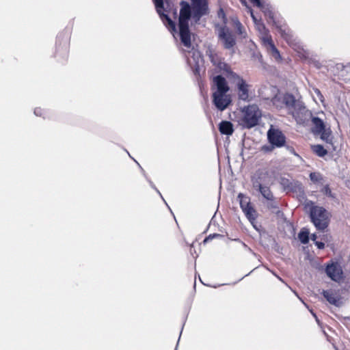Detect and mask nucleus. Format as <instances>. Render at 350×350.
<instances>
[{"instance_id":"nucleus-1","label":"nucleus","mask_w":350,"mask_h":350,"mask_svg":"<svg viewBox=\"0 0 350 350\" xmlns=\"http://www.w3.org/2000/svg\"><path fill=\"white\" fill-rule=\"evenodd\" d=\"M190 1L191 4L186 1H180L178 24L180 42L188 49L191 47L189 21L191 20V25L198 24L200 18L209 13L208 0Z\"/></svg>"},{"instance_id":"nucleus-2","label":"nucleus","mask_w":350,"mask_h":350,"mask_svg":"<svg viewBox=\"0 0 350 350\" xmlns=\"http://www.w3.org/2000/svg\"><path fill=\"white\" fill-rule=\"evenodd\" d=\"M311 205L310 208V217L312 223L315 228L323 231L329 225V214L327 211L323 206L314 205L312 201H309L307 206Z\"/></svg>"},{"instance_id":"nucleus-3","label":"nucleus","mask_w":350,"mask_h":350,"mask_svg":"<svg viewBox=\"0 0 350 350\" xmlns=\"http://www.w3.org/2000/svg\"><path fill=\"white\" fill-rule=\"evenodd\" d=\"M254 5L259 8L262 12L264 13L265 16L267 18V21L269 24H272L278 29V32L280 34V36L288 42L291 43L292 41V36L289 33L288 31H286V29H284L282 25L279 23V22L276 21L275 18L274 12L273 10L272 7L267 3L262 2L261 0H258V2L251 1Z\"/></svg>"},{"instance_id":"nucleus-4","label":"nucleus","mask_w":350,"mask_h":350,"mask_svg":"<svg viewBox=\"0 0 350 350\" xmlns=\"http://www.w3.org/2000/svg\"><path fill=\"white\" fill-rule=\"evenodd\" d=\"M243 116L239 124L244 129H250L259 124L262 113L256 105H250L242 109Z\"/></svg>"},{"instance_id":"nucleus-5","label":"nucleus","mask_w":350,"mask_h":350,"mask_svg":"<svg viewBox=\"0 0 350 350\" xmlns=\"http://www.w3.org/2000/svg\"><path fill=\"white\" fill-rule=\"evenodd\" d=\"M154 5L157 12L159 15L160 18L164 23V25L167 27L169 31L174 34L176 33V26L175 23L170 18L167 14L165 12H168L169 10H170V0H152Z\"/></svg>"},{"instance_id":"nucleus-6","label":"nucleus","mask_w":350,"mask_h":350,"mask_svg":"<svg viewBox=\"0 0 350 350\" xmlns=\"http://www.w3.org/2000/svg\"><path fill=\"white\" fill-rule=\"evenodd\" d=\"M215 27L218 39L224 48L228 50L233 49L236 45V39L232 31L226 25L215 24Z\"/></svg>"},{"instance_id":"nucleus-7","label":"nucleus","mask_w":350,"mask_h":350,"mask_svg":"<svg viewBox=\"0 0 350 350\" xmlns=\"http://www.w3.org/2000/svg\"><path fill=\"white\" fill-rule=\"evenodd\" d=\"M279 183L286 193L292 192L295 193L300 200L305 199L306 195L304 189L300 182L292 178L282 176L279 180Z\"/></svg>"},{"instance_id":"nucleus-8","label":"nucleus","mask_w":350,"mask_h":350,"mask_svg":"<svg viewBox=\"0 0 350 350\" xmlns=\"http://www.w3.org/2000/svg\"><path fill=\"white\" fill-rule=\"evenodd\" d=\"M283 103L286 107L291 112L293 116H297L299 113L306 110L302 101L296 100L291 94H286L283 96Z\"/></svg>"},{"instance_id":"nucleus-9","label":"nucleus","mask_w":350,"mask_h":350,"mask_svg":"<svg viewBox=\"0 0 350 350\" xmlns=\"http://www.w3.org/2000/svg\"><path fill=\"white\" fill-rule=\"evenodd\" d=\"M267 139L269 142L273 146L281 148L284 146L286 137L278 129H274L271 126L267 131Z\"/></svg>"},{"instance_id":"nucleus-10","label":"nucleus","mask_w":350,"mask_h":350,"mask_svg":"<svg viewBox=\"0 0 350 350\" xmlns=\"http://www.w3.org/2000/svg\"><path fill=\"white\" fill-rule=\"evenodd\" d=\"M253 189H260V187L271 185V178L267 172L257 170L251 178Z\"/></svg>"},{"instance_id":"nucleus-11","label":"nucleus","mask_w":350,"mask_h":350,"mask_svg":"<svg viewBox=\"0 0 350 350\" xmlns=\"http://www.w3.org/2000/svg\"><path fill=\"white\" fill-rule=\"evenodd\" d=\"M325 273L334 282H339L343 279V271L338 262L327 264L325 267Z\"/></svg>"},{"instance_id":"nucleus-12","label":"nucleus","mask_w":350,"mask_h":350,"mask_svg":"<svg viewBox=\"0 0 350 350\" xmlns=\"http://www.w3.org/2000/svg\"><path fill=\"white\" fill-rule=\"evenodd\" d=\"M231 101L230 96L226 94H213V103L219 111L225 110Z\"/></svg>"},{"instance_id":"nucleus-13","label":"nucleus","mask_w":350,"mask_h":350,"mask_svg":"<svg viewBox=\"0 0 350 350\" xmlns=\"http://www.w3.org/2000/svg\"><path fill=\"white\" fill-rule=\"evenodd\" d=\"M234 79L238 80L237 83V88L238 89L239 98L244 101L247 100L249 98L248 84L237 74H234Z\"/></svg>"},{"instance_id":"nucleus-14","label":"nucleus","mask_w":350,"mask_h":350,"mask_svg":"<svg viewBox=\"0 0 350 350\" xmlns=\"http://www.w3.org/2000/svg\"><path fill=\"white\" fill-rule=\"evenodd\" d=\"M213 83L216 86L213 94H226L230 90L226 79L220 75L213 77Z\"/></svg>"},{"instance_id":"nucleus-15","label":"nucleus","mask_w":350,"mask_h":350,"mask_svg":"<svg viewBox=\"0 0 350 350\" xmlns=\"http://www.w3.org/2000/svg\"><path fill=\"white\" fill-rule=\"evenodd\" d=\"M68 40L62 39V40L57 44L55 57L59 59H65L68 57Z\"/></svg>"},{"instance_id":"nucleus-16","label":"nucleus","mask_w":350,"mask_h":350,"mask_svg":"<svg viewBox=\"0 0 350 350\" xmlns=\"http://www.w3.org/2000/svg\"><path fill=\"white\" fill-rule=\"evenodd\" d=\"M322 295L330 304H332L335 306H340L341 304L340 297L338 295H336L332 291L323 290Z\"/></svg>"},{"instance_id":"nucleus-17","label":"nucleus","mask_w":350,"mask_h":350,"mask_svg":"<svg viewBox=\"0 0 350 350\" xmlns=\"http://www.w3.org/2000/svg\"><path fill=\"white\" fill-rule=\"evenodd\" d=\"M219 131L222 135H231L234 132L233 124L230 121L223 120L219 124Z\"/></svg>"},{"instance_id":"nucleus-18","label":"nucleus","mask_w":350,"mask_h":350,"mask_svg":"<svg viewBox=\"0 0 350 350\" xmlns=\"http://www.w3.org/2000/svg\"><path fill=\"white\" fill-rule=\"evenodd\" d=\"M270 185H267L265 186L260 187V189H254L256 191L260 193L262 196L265 198L268 201H273L274 200V196L273 193L271 192L270 189Z\"/></svg>"},{"instance_id":"nucleus-19","label":"nucleus","mask_w":350,"mask_h":350,"mask_svg":"<svg viewBox=\"0 0 350 350\" xmlns=\"http://www.w3.org/2000/svg\"><path fill=\"white\" fill-rule=\"evenodd\" d=\"M312 122L314 125V128L312 129V133L314 134H318L321 133V131H323L325 129L324 122L319 117H312Z\"/></svg>"},{"instance_id":"nucleus-20","label":"nucleus","mask_w":350,"mask_h":350,"mask_svg":"<svg viewBox=\"0 0 350 350\" xmlns=\"http://www.w3.org/2000/svg\"><path fill=\"white\" fill-rule=\"evenodd\" d=\"M243 212L245 213L246 217L250 222H253L256 219V211L254 207L250 204L246 205V207L243 208Z\"/></svg>"},{"instance_id":"nucleus-21","label":"nucleus","mask_w":350,"mask_h":350,"mask_svg":"<svg viewBox=\"0 0 350 350\" xmlns=\"http://www.w3.org/2000/svg\"><path fill=\"white\" fill-rule=\"evenodd\" d=\"M311 150L319 157H323L327 154V150L321 144L312 145Z\"/></svg>"},{"instance_id":"nucleus-22","label":"nucleus","mask_w":350,"mask_h":350,"mask_svg":"<svg viewBox=\"0 0 350 350\" xmlns=\"http://www.w3.org/2000/svg\"><path fill=\"white\" fill-rule=\"evenodd\" d=\"M310 232L307 228H303L298 234V238L302 244H307L310 240Z\"/></svg>"},{"instance_id":"nucleus-23","label":"nucleus","mask_w":350,"mask_h":350,"mask_svg":"<svg viewBox=\"0 0 350 350\" xmlns=\"http://www.w3.org/2000/svg\"><path fill=\"white\" fill-rule=\"evenodd\" d=\"M318 135H321V139L327 144H332V131L330 129H325L323 131H321Z\"/></svg>"},{"instance_id":"nucleus-24","label":"nucleus","mask_w":350,"mask_h":350,"mask_svg":"<svg viewBox=\"0 0 350 350\" xmlns=\"http://www.w3.org/2000/svg\"><path fill=\"white\" fill-rule=\"evenodd\" d=\"M251 16L252 17V19L255 23V26L257 29V30L262 34H266L267 33V29L265 26V25L260 21L257 20V18L254 15L253 12H251Z\"/></svg>"},{"instance_id":"nucleus-25","label":"nucleus","mask_w":350,"mask_h":350,"mask_svg":"<svg viewBox=\"0 0 350 350\" xmlns=\"http://www.w3.org/2000/svg\"><path fill=\"white\" fill-rule=\"evenodd\" d=\"M191 49H192L191 51H189V54L192 53V56L191 57L193 59V62L196 64L194 73H195V75H196L197 72H198V70H199L198 59L200 57V52L198 51L194 50L193 47Z\"/></svg>"},{"instance_id":"nucleus-26","label":"nucleus","mask_w":350,"mask_h":350,"mask_svg":"<svg viewBox=\"0 0 350 350\" xmlns=\"http://www.w3.org/2000/svg\"><path fill=\"white\" fill-rule=\"evenodd\" d=\"M265 42H267L268 43V44L269 45V46L271 48V52H272L273 56L275 59H280L281 56H280V52L278 50V49L275 47V46L273 44V41L271 39H268L267 38V40H265Z\"/></svg>"},{"instance_id":"nucleus-27","label":"nucleus","mask_w":350,"mask_h":350,"mask_svg":"<svg viewBox=\"0 0 350 350\" xmlns=\"http://www.w3.org/2000/svg\"><path fill=\"white\" fill-rule=\"evenodd\" d=\"M238 198L239 200L240 207L242 210L246 207V205L250 204L249 198L244 196L243 193H239Z\"/></svg>"},{"instance_id":"nucleus-28","label":"nucleus","mask_w":350,"mask_h":350,"mask_svg":"<svg viewBox=\"0 0 350 350\" xmlns=\"http://www.w3.org/2000/svg\"><path fill=\"white\" fill-rule=\"evenodd\" d=\"M234 25L237 29V33L242 38H245L247 36V33L244 31L242 24L239 22V21L236 20L234 21Z\"/></svg>"},{"instance_id":"nucleus-29","label":"nucleus","mask_w":350,"mask_h":350,"mask_svg":"<svg viewBox=\"0 0 350 350\" xmlns=\"http://www.w3.org/2000/svg\"><path fill=\"white\" fill-rule=\"evenodd\" d=\"M219 68L221 69V70H223L224 71H225L227 74L228 75H230L233 78H234V74H236L235 72H233L231 69H230V67L228 66V64L224 63V62H221L219 64Z\"/></svg>"},{"instance_id":"nucleus-30","label":"nucleus","mask_w":350,"mask_h":350,"mask_svg":"<svg viewBox=\"0 0 350 350\" xmlns=\"http://www.w3.org/2000/svg\"><path fill=\"white\" fill-rule=\"evenodd\" d=\"M217 17L221 19V21L223 22V25H226L227 22H228V19L226 18L225 12H224L223 8H220L219 9V10L217 12Z\"/></svg>"},{"instance_id":"nucleus-31","label":"nucleus","mask_w":350,"mask_h":350,"mask_svg":"<svg viewBox=\"0 0 350 350\" xmlns=\"http://www.w3.org/2000/svg\"><path fill=\"white\" fill-rule=\"evenodd\" d=\"M142 173H143L144 176H145V178H146V180H148V182L149 183L150 186L152 189H154L157 192V193L160 196V197L163 199V200L164 202H165V200L163 199V196H162V195H161V192L158 190V189L156 187V186L154 185V184L151 181V180H150V179L148 178V176H146V173H145V172H144V170L143 169H142ZM165 203L167 204V203H166V202H165Z\"/></svg>"},{"instance_id":"nucleus-32","label":"nucleus","mask_w":350,"mask_h":350,"mask_svg":"<svg viewBox=\"0 0 350 350\" xmlns=\"http://www.w3.org/2000/svg\"><path fill=\"white\" fill-rule=\"evenodd\" d=\"M33 113L36 116L42 117L43 118H46L47 116V112L40 107L35 108Z\"/></svg>"},{"instance_id":"nucleus-33","label":"nucleus","mask_w":350,"mask_h":350,"mask_svg":"<svg viewBox=\"0 0 350 350\" xmlns=\"http://www.w3.org/2000/svg\"><path fill=\"white\" fill-rule=\"evenodd\" d=\"M309 176H310V179L313 183H318L322 179V177L320 175V174L317 173V172H311Z\"/></svg>"},{"instance_id":"nucleus-34","label":"nucleus","mask_w":350,"mask_h":350,"mask_svg":"<svg viewBox=\"0 0 350 350\" xmlns=\"http://www.w3.org/2000/svg\"><path fill=\"white\" fill-rule=\"evenodd\" d=\"M217 237H223V235H221L220 234H217V233L211 234L204 239V243H206V242H208L215 238H217Z\"/></svg>"},{"instance_id":"nucleus-35","label":"nucleus","mask_w":350,"mask_h":350,"mask_svg":"<svg viewBox=\"0 0 350 350\" xmlns=\"http://www.w3.org/2000/svg\"><path fill=\"white\" fill-rule=\"evenodd\" d=\"M323 193L329 196V197H333V195H332V191L330 189V188L329 187L328 185H326L324 187L323 189Z\"/></svg>"},{"instance_id":"nucleus-36","label":"nucleus","mask_w":350,"mask_h":350,"mask_svg":"<svg viewBox=\"0 0 350 350\" xmlns=\"http://www.w3.org/2000/svg\"><path fill=\"white\" fill-rule=\"evenodd\" d=\"M336 68L337 70H343L345 68H350V64L349 65H347V66H345L343 65L342 64H337L336 65Z\"/></svg>"},{"instance_id":"nucleus-37","label":"nucleus","mask_w":350,"mask_h":350,"mask_svg":"<svg viewBox=\"0 0 350 350\" xmlns=\"http://www.w3.org/2000/svg\"><path fill=\"white\" fill-rule=\"evenodd\" d=\"M314 244L320 250H322L325 247V243L321 241H315Z\"/></svg>"},{"instance_id":"nucleus-38","label":"nucleus","mask_w":350,"mask_h":350,"mask_svg":"<svg viewBox=\"0 0 350 350\" xmlns=\"http://www.w3.org/2000/svg\"><path fill=\"white\" fill-rule=\"evenodd\" d=\"M317 235L316 234H312L311 235V239L313 241H317Z\"/></svg>"},{"instance_id":"nucleus-39","label":"nucleus","mask_w":350,"mask_h":350,"mask_svg":"<svg viewBox=\"0 0 350 350\" xmlns=\"http://www.w3.org/2000/svg\"><path fill=\"white\" fill-rule=\"evenodd\" d=\"M262 149H263L264 150H271V149L269 148V146H263Z\"/></svg>"},{"instance_id":"nucleus-40","label":"nucleus","mask_w":350,"mask_h":350,"mask_svg":"<svg viewBox=\"0 0 350 350\" xmlns=\"http://www.w3.org/2000/svg\"><path fill=\"white\" fill-rule=\"evenodd\" d=\"M310 312H311L312 314L313 315V317H314L316 319V320L318 321L317 317L316 314H315V313H314L312 310H310Z\"/></svg>"},{"instance_id":"nucleus-41","label":"nucleus","mask_w":350,"mask_h":350,"mask_svg":"<svg viewBox=\"0 0 350 350\" xmlns=\"http://www.w3.org/2000/svg\"><path fill=\"white\" fill-rule=\"evenodd\" d=\"M315 92H316L317 94H321L320 90H318V89H317V90H315Z\"/></svg>"},{"instance_id":"nucleus-42","label":"nucleus","mask_w":350,"mask_h":350,"mask_svg":"<svg viewBox=\"0 0 350 350\" xmlns=\"http://www.w3.org/2000/svg\"><path fill=\"white\" fill-rule=\"evenodd\" d=\"M61 35L58 36L57 39V42H60V38H61Z\"/></svg>"},{"instance_id":"nucleus-43","label":"nucleus","mask_w":350,"mask_h":350,"mask_svg":"<svg viewBox=\"0 0 350 350\" xmlns=\"http://www.w3.org/2000/svg\"><path fill=\"white\" fill-rule=\"evenodd\" d=\"M277 277H278V278L280 281H282V282H284L283 281V280H282L280 277H279V276H277Z\"/></svg>"},{"instance_id":"nucleus-44","label":"nucleus","mask_w":350,"mask_h":350,"mask_svg":"<svg viewBox=\"0 0 350 350\" xmlns=\"http://www.w3.org/2000/svg\"><path fill=\"white\" fill-rule=\"evenodd\" d=\"M135 163H137V165L139 166V167L141 168V170H142V169H143V168L139 165V164L137 163V161H135Z\"/></svg>"},{"instance_id":"nucleus-45","label":"nucleus","mask_w":350,"mask_h":350,"mask_svg":"<svg viewBox=\"0 0 350 350\" xmlns=\"http://www.w3.org/2000/svg\"><path fill=\"white\" fill-rule=\"evenodd\" d=\"M250 1H255L258 3V0H250Z\"/></svg>"},{"instance_id":"nucleus-46","label":"nucleus","mask_w":350,"mask_h":350,"mask_svg":"<svg viewBox=\"0 0 350 350\" xmlns=\"http://www.w3.org/2000/svg\"><path fill=\"white\" fill-rule=\"evenodd\" d=\"M248 275H249V273L248 274H245V275L243 276L242 278H241L239 280H241L243 278H245V276H247Z\"/></svg>"}]
</instances>
